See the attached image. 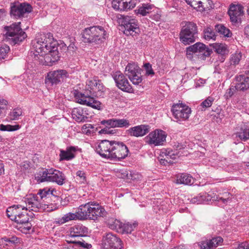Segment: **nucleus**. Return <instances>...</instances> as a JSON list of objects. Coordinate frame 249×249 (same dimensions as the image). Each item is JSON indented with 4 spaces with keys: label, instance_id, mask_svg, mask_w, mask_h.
Segmentation results:
<instances>
[{
    "label": "nucleus",
    "instance_id": "1",
    "mask_svg": "<svg viewBox=\"0 0 249 249\" xmlns=\"http://www.w3.org/2000/svg\"><path fill=\"white\" fill-rule=\"evenodd\" d=\"M30 55L43 65L52 66L60 58L58 43L52 34H38L31 43Z\"/></svg>",
    "mask_w": 249,
    "mask_h": 249
},
{
    "label": "nucleus",
    "instance_id": "2",
    "mask_svg": "<svg viewBox=\"0 0 249 249\" xmlns=\"http://www.w3.org/2000/svg\"><path fill=\"white\" fill-rule=\"evenodd\" d=\"M96 151L102 158L115 160L125 158L129 152L127 147L123 142L107 140L99 142L96 147Z\"/></svg>",
    "mask_w": 249,
    "mask_h": 249
},
{
    "label": "nucleus",
    "instance_id": "3",
    "mask_svg": "<svg viewBox=\"0 0 249 249\" xmlns=\"http://www.w3.org/2000/svg\"><path fill=\"white\" fill-rule=\"evenodd\" d=\"M25 195L26 197H23L22 199L18 198V201H21L18 203H26L32 211L37 212L45 210L46 206L50 203L51 197L56 196L57 194L56 190L54 188L46 187L39 190L37 194L26 195L25 193Z\"/></svg>",
    "mask_w": 249,
    "mask_h": 249
},
{
    "label": "nucleus",
    "instance_id": "4",
    "mask_svg": "<svg viewBox=\"0 0 249 249\" xmlns=\"http://www.w3.org/2000/svg\"><path fill=\"white\" fill-rule=\"evenodd\" d=\"M82 40L86 43H100L108 38V34L100 26H93L86 28L83 32Z\"/></svg>",
    "mask_w": 249,
    "mask_h": 249
},
{
    "label": "nucleus",
    "instance_id": "5",
    "mask_svg": "<svg viewBox=\"0 0 249 249\" xmlns=\"http://www.w3.org/2000/svg\"><path fill=\"white\" fill-rule=\"evenodd\" d=\"M21 203L17 204V215L19 218L17 219V229L23 233L27 234L30 232L32 225L28 221L27 204Z\"/></svg>",
    "mask_w": 249,
    "mask_h": 249
},
{
    "label": "nucleus",
    "instance_id": "6",
    "mask_svg": "<svg viewBox=\"0 0 249 249\" xmlns=\"http://www.w3.org/2000/svg\"><path fill=\"white\" fill-rule=\"evenodd\" d=\"M89 202L82 204L77 208L75 213H69L61 218L56 219L55 223L59 225L63 224L71 220H86L89 219Z\"/></svg>",
    "mask_w": 249,
    "mask_h": 249
},
{
    "label": "nucleus",
    "instance_id": "7",
    "mask_svg": "<svg viewBox=\"0 0 249 249\" xmlns=\"http://www.w3.org/2000/svg\"><path fill=\"white\" fill-rule=\"evenodd\" d=\"M36 178L38 181L41 182H54L59 185H63L66 179V177L62 172L53 168L40 171Z\"/></svg>",
    "mask_w": 249,
    "mask_h": 249
},
{
    "label": "nucleus",
    "instance_id": "8",
    "mask_svg": "<svg viewBox=\"0 0 249 249\" xmlns=\"http://www.w3.org/2000/svg\"><path fill=\"white\" fill-rule=\"evenodd\" d=\"M179 34V38L181 42L188 45L196 41L197 34V26L191 22H185Z\"/></svg>",
    "mask_w": 249,
    "mask_h": 249
},
{
    "label": "nucleus",
    "instance_id": "9",
    "mask_svg": "<svg viewBox=\"0 0 249 249\" xmlns=\"http://www.w3.org/2000/svg\"><path fill=\"white\" fill-rule=\"evenodd\" d=\"M175 121L181 123L187 120L191 113L190 107L183 104H177L172 106L171 109Z\"/></svg>",
    "mask_w": 249,
    "mask_h": 249
},
{
    "label": "nucleus",
    "instance_id": "10",
    "mask_svg": "<svg viewBox=\"0 0 249 249\" xmlns=\"http://www.w3.org/2000/svg\"><path fill=\"white\" fill-rule=\"evenodd\" d=\"M74 97L77 102L80 104L90 107L93 108L100 110L101 109V103L94 99L88 93H82L75 91Z\"/></svg>",
    "mask_w": 249,
    "mask_h": 249
},
{
    "label": "nucleus",
    "instance_id": "11",
    "mask_svg": "<svg viewBox=\"0 0 249 249\" xmlns=\"http://www.w3.org/2000/svg\"><path fill=\"white\" fill-rule=\"evenodd\" d=\"M166 133L161 130L157 129L151 132L144 138L145 142L150 145L159 146L162 145L166 141Z\"/></svg>",
    "mask_w": 249,
    "mask_h": 249
},
{
    "label": "nucleus",
    "instance_id": "12",
    "mask_svg": "<svg viewBox=\"0 0 249 249\" xmlns=\"http://www.w3.org/2000/svg\"><path fill=\"white\" fill-rule=\"evenodd\" d=\"M212 51L206 45L202 43L197 42L194 45L190 46L186 49V55L188 57H191L192 54L197 53L198 55H202V59H205L211 54Z\"/></svg>",
    "mask_w": 249,
    "mask_h": 249
},
{
    "label": "nucleus",
    "instance_id": "13",
    "mask_svg": "<svg viewBox=\"0 0 249 249\" xmlns=\"http://www.w3.org/2000/svg\"><path fill=\"white\" fill-rule=\"evenodd\" d=\"M68 76L66 70H58L49 72L45 78V83L50 86L57 85Z\"/></svg>",
    "mask_w": 249,
    "mask_h": 249
},
{
    "label": "nucleus",
    "instance_id": "14",
    "mask_svg": "<svg viewBox=\"0 0 249 249\" xmlns=\"http://www.w3.org/2000/svg\"><path fill=\"white\" fill-rule=\"evenodd\" d=\"M102 247L104 249H121V241L115 235L108 233L103 238Z\"/></svg>",
    "mask_w": 249,
    "mask_h": 249
},
{
    "label": "nucleus",
    "instance_id": "15",
    "mask_svg": "<svg viewBox=\"0 0 249 249\" xmlns=\"http://www.w3.org/2000/svg\"><path fill=\"white\" fill-rule=\"evenodd\" d=\"M89 220H95L99 217L106 214V211L99 203L94 201L89 202Z\"/></svg>",
    "mask_w": 249,
    "mask_h": 249
},
{
    "label": "nucleus",
    "instance_id": "16",
    "mask_svg": "<svg viewBox=\"0 0 249 249\" xmlns=\"http://www.w3.org/2000/svg\"><path fill=\"white\" fill-rule=\"evenodd\" d=\"M122 24L124 27V34L127 36H134L139 32L137 20L130 17H124Z\"/></svg>",
    "mask_w": 249,
    "mask_h": 249
},
{
    "label": "nucleus",
    "instance_id": "17",
    "mask_svg": "<svg viewBox=\"0 0 249 249\" xmlns=\"http://www.w3.org/2000/svg\"><path fill=\"white\" fill-rule=\"evenodd\" d=\"M113 78L117 86L122 90L127 92H133V89L123 74L120 72H117L114 74Z\"/></svg>",
    "mask_w": 249,
    "mask_h": 249
},
{
    "label": "nucleus",
    "instance_id": "18",
    "mask_svg": "<svg viewBox=\"0 0 249 249\" xmlns=\"http://www.w3.org/2000/svg\"><path fill=\"white\" fill-rule=\"evenodd\" d=\"M136 4V0H113L112 6L116 10L124 11L133 9Z\"/></svg>",
    "mask_w": 249,
    "mask_h": 249
},
{
    "label": "nucleus",
    "instance_id": "19",
    "mask_svg": "<svg viewBox=\"0 0 249 249\" xmlns=\"http://www.w3.org/2000/svg\"><path fill=\"white\" fill-rule=\"evenodd\" d=\"M150 130L148 125L141 124L132 127L127 130V134L135 137H142L147 134Z\"/></svg>",
    "mask_w": 249,
    "mask_h": 249
},
{
    "label": "nucleus",
    "instance_id": "20",
    "mask_svg": "<svg viewBox=\"0 0 249 249\" xmlns=\"http://www.w3.org/2000/svg\"><path fill=\"white\" fill-rule=\"evenodd\" d=\"M229 15L231 22L235 23L241 19V17L244 13L243 7L240 5H233L230 7Z\"/></svg>",
    "mask_w": 249,
    "mask_h": 249
},
{
    "label": "nucleus",
    "instance_id": "21",
    "mask_svg": "<svg viewBox=\"0 0 249 249\" xmlns=\"http://www.w3.org/2000/svg\"><path fill=\"white\" fill-rule=\"evenodd\" d=\"M101 124L108 126L110 127H125L127 128L130 125L129 121L128 120L122 119H111L107 120H103Z\"/></svg>",
    "mask_w": 249,
    "mask_h": 249
},
{
    "label": "nucleus",
    "instance_id": "22",
    "mask_svg": "<svg viewBox=\"0 0 249 249\" xmlns=\"http://www.w3.org/2000/svg\"><path fill=\"white\" fill-rule=\"evenodd\" d=\"M223 239L220 236L213 238L211 240H206L198 243L200 249H212L221 245Z\"/></svg>",
    "mask_w": 249,
    "mask_h": 249
},
{
    "label": "nucleus",
    "instance_id": "23",
    "mask_svg": "<svg viewBox=\"0 0 249 249\" xmlns=\"http://www.w3.org/2000/svg\"><path fill=\"white\" fill-rule=\"evenodd\" d=\"M86 86L88 89H90L91 94H93L97 91H102L104 89L102 83L97 77L89 79L87 81Z\"/></svg>",
    "mask_w": 249,
    "mask_h": 249
},
{
    "label": "nucleus",
    "instance_id": "24",
    "mask_svg": "<svg viewBox=\"0 0 249 249\" xmlns=\"http://www.w3.org/2000/svg\"><path fill=\"white\" fill-rule=\"evenodd\" d=\"M88 228L85 226L77 224L73 226L70 229V240H73L72 238L74 237L85 236L88 233Z\"/></svg>",
    "mask_w": 249,
    "mask_h": 249
},
{
    "label": "nucleus",
    "instance_id": "25",
    "mask_svg": "<svg viewBox=\"0 0 249 249\" xmlns=\"http://www.w3.org/2000/svg\"><path fill=\"white\" fill-rule=\"evenodd\" d=\"M232 137L233 139H237L246 141L249 139V127L245 124L241 125L239 128H237L236 131L234 132Z\"/></svg>",
    "mask_w": 249,
    "mask_h": 249
},
{
    "label": "nucleus",
    "instance_id": "26",
    "mask_svg": "<svg viewBox=\"0 0 249 249\" xmlns=\"http://www.w3.org/2000/svg\"><path fill=\"white\" fill-rule=\"evenodd\" d=\"M87 115L86 109L80 107L74 108L71 111L72 118L78 123L86 121Z\"/></svg>",
    "mask_w": 249,
    "mask_h": 249
},
{
    "label": "nucleus",
    "instance_id": "27",
    "mask_svg": "<svg viewBox=\"0 0 249 249\" xmlns=\"http://www.w3.org/2000/svg\"><path fill=\"white\" fill-rule=\"evenodd\" d=\"M236 87L239 90L249 89V73L236 76Z\"/></svg>",
    "mask_w": 249,
    "mask_h": 249
},
{
    "label": "nucleus",
    "instance_id": "28",
    "mask_svg": "<svg viewBox=\"0 0 249 249\" xmlns=\"http://www.w3.org/2000/svg\"><path fill=\"white\" fill-rule=\"evenodd\" d=\"M4 35L7 41L16 44V23L4 27Z\"/></svg>",
    "mask_w": 249,
    "mask_h": 249
},
{
    "label": "nucleus",
    "instance_id": "29",
    "mask_svg": "<svg viewBox=\"0 0 249 249\" xmlns=\"http://www.w3.org/2000/svg\"><path fill=\"white\" fill-rule=\"evenodd\" d=\"M68 242L72 243L73 245H70L67 247H65L63 249H83L82 248L89 249L91 247L90 244L86 243L83 240H82V241L71 240H68Z\"/></svg>",
    "mask_w": 249,
    "mask_h": 249
},
{
    "label": "nucleus",
    "instance_id": "30",
    "mask_svg": "<svg viewBox=\"0 0 249 249\" xmlns=\"http://www.w3.org/2000/svg\"><path fill=\"white\" fill-rule=\"evenodd\" d=\"M33 10L32 6L29 3H21L17 5V17L23 18L25 15L31 13Z\"/></svg>",
    "mask_w": 249,
    "mask_h": 249
},
{
    "label": "nucleus",
    "instance_id": "31",
    "mask_svg": "<svg viewBox=\"0 0 249 249\" xmlns=\"http://www.w3.org/2000/svg\"><path fill=\"white\" fill-rule=\"evenodd\" d=\"M193 178L187 174H178L176 177L175 182L178 184L192 185L193 183Z\"/></svg>",
    "mask_w": 249,
    "mask_h": 249
},
{
    "label": "nucleus",
    "instance_id": "32",
    "mask_svg": "<svg viewBox=\"0 0 249 249\" xmlns=\"http://www.w3.org/2000/svg\"><path fill=\"white\" fill-rule=\"evenodd\" d=\"M161 158L160 159L161 164L166 165L167 163H172L171 159L176 158V154L172 151H167L166 150H163L160 154Z\"/></svg>",
    "mask_w": 249,
    "mask_h": 249
},
{
    "label": "nucleus",
    "instance_id": "33",
    "mask_svg": "<svg viewBox=\"0 0 249 249\" xmlns=\"http://www.w3.org/2000/svg\"><path fill=\"white\" fill-rule=\"evenodd\" d=\"M75 152V148L74 147H70L67 148L66 150H61L59 155L60 160H70L74 157V153Z\"/></svg>",
    "mask_w": 249,
    "mask_h": 249
},
{
    "label": "nucleus",
    "instance_id": "34",
    "mask_svg": "<svg viewBox=\"0 0 249 249\" xmlns=\"http://www.w3.org/2000/svg\"><path fill=\"white\" fill-rule=\"evenodd\" d=\"M153 10H156L154 5L149 3H142L139 7L138 14L142 16H145L147 14H150Z\"/></svg>",
    "mask_w": 249,
    "mask_h": 249
},
{
    "label": "nucleus",
    "instance_id": "35",
    "mask_svg": "<svg viewBox=\"0 0 249 249\" xmlns=\"http://www.w3.org/2000/svg\"><path fill=\"white\" fill-rule=\"evenodd\" d=\"M139 71H141V69L138 66V65L135 63H128L125 67V74L130 78L133 75L135 74V73L138 72Z\"/></svg>",
    "mask_w": 249,
    "mask_h": 249
},
{
    "label": "nucleus",
    "instance_id": "36",
    "mask_svg": "<svg viewBox=\"0 0 249 249\" xmlns=\"http://www.w3.org/2000/svg\"><path fill=\"white\" fill-rule=\"evenodd\" d=\"M231 195L228 192H224L222 194L220 193L218 195L215 194V198H214V200L219 202H221L224 204H226L231 201Z\"/></svg>",
    "mask_w": 249,
    "mask_h": 249
},
{
    "label": "nucleus",
    "instance_id": "37",
    "mask_svg": "<svg viewBox=\"0 0 249 249\" xmlns=\"http://www.w3.org/2000/svg\"><path fill=\"white\" fill-rule=\"evenodd\" d=\"M20 22L17 23V44L23 42L27 37L26 33L20 26Z\"/></svg>",
    "mask_w": 249,
    "mask_h": 249
},
{
    "label": "nucleus",
    "instance_id": "38",
    "mask_svg": "<svg viewBox=\"0 0 249 249\" xmlns=\"http://www.w3.org/2000/svg\"><path fill=\"white\" fill-rule=\"evenodd\" d=\"M211 46L214 51L219 54H225L228 53L227 46L225 44L215 43L211 44Z\"/></svg>",
    "mask_w": 249,
    "mask_h": 249
},
{
    "label": "nucleus",
    "instance_id": "39",
    "mask_svg": "<svg viewBox=\"0 0 249 249\" xmlns=\"http://www.w3.org/2000/svg\"><path fill=\"white\" fill-rule=\"evenodd\" d=\"M186 2L191 7L197 11H203L205 8L203 5V2L200 0H185Z\"/></svg>",
    "mask_w": 249,
    "mask_h": 249
},
{
    "label": "nucleus",
    "instance_id": "40",
    "mask_svg": "<svg viewBox=\"0 0 249 249\" xmlns=\"http://www.w3.org/2000/svg\"><path fill=\"white\" fill-rule=\"evenodd\" d=\"M215 29L216 31L224 36L230 37L231 35L230 30L222 24L215 25Z\"/></svg>",
    "mask_w": 249,
    "mask_h": 249
},
{
    "label": "nucleus",
    "instance_id": "41",
    "mask_svg": "<svg viewBox=\"0 0 249 249\" xmlns=\"http://www.w3.org/2000/svg\"><path fill=\"white\" fill-rule=\"evenodd\" d=\"M201 197L202 200V203L208 202L211 200H214L215 198V194L213 191L209 192L208 193H201L199 194V197Z\"/></svg>",
    "mask_w": 249,
    "mask_h": 249
},
{
    "label": "nucleus",
    "instance_id": "42",
    "mask_svg": "<svg viewBox=\"0 0 249 249\" xmlns=\"http://www.w3.org/2000/svg\"><path fill=\"white\" fill-rule=\"evenodd\" d=\"M204 38L206 40H215L216 39V35L214 31H213L211 28H207L204 31Z\"/></svg>",
    "mask_w": 249,
    "mask_h": 249
},
{
    "label": "nucleus",
    "instance_id": "43",
    "mask_svg": "<svg viewBox=\"0 0 249 249\" xmlns=\"http://www.w3.org/2000/svg\"><path fill=\"white\" fill-rule=\"evenodd\" d=\"M108 223L111 229L121 231L122 228L123 223L118 219L112 218L109 220Z\"/></svg>",
    "mask_w": 249,
    "mask_h": 249
},
{
    "label": "nucleus",
    "instance_id": "44",
    "mask_svg": "<svg viewBox=\"0 0 249 249\" xmlns=\"http://www.w3.org/2000/svg\"><path fill=\"white\" fill-rule=\"evenodd\" d=\"M242 58V54L239 52H236L232 54L230 58V62L231 65H236L239 64Z\"/></svg>",
    "mask_w": 249,
    "mask_h": 249
},
{
    "label": "nucleus",
    "instance_id": "45",
    "mask_svg": "<svg viewBox=\"0 0 249 249\" xmlns=\"http://www.w3.org/2000/svg\"><path fill=\"white\" fill-rule=\"evenodd\" d=\"M141 71H139L135 74L131 76L129 79L131 82L135 85H138L142 81V76L141 75Z\"/></svg>",
    "mask_w": 249,
    "mask_h": 249
},
{
    "label": "nucleus",
    "instance_id": "46",
    "mask_svg": "<svg viewBox=\"0 0 249 249\" xmlns=\"http://www.w3.org/2000/svg\"><path fill=\"white\" fill-rule=\"evenodd\" d=\"M137 224L136 223H123L122 228H121V231L127 233H131L134 230Z\"/></svg>",
    "mask_w": 249,
    "mask_h": 249
},
{
    "label": "nucleus",
    "instance_id": "47",
    "mask_svg": "<svg viewBox=\"0 0 249 249\" xmlns=\"http://www.w3.org/2000/svg\"><path fill=\"white\" fill-rule=\"evenodd\" d=\"M214 98L213 97L209 96L201 103L200 106L201 107L202 110H205L207 108L211 107Z\"/></svg>",
    "mask_w": 249,
    "mask_h": 249
},
{
    "label": "nucleus",
    "instance_id": "48",
    "mask_svg": "<svg viewBox=\"0 0 249 249\" xmlns=\"http://www.w3.org/2000/svg\"><path fill=\"white\" fill-rule=\"evenodd\" d=\"M237 90H239L236 87V84L235 86H231L229 89H227L224 97L226 99H228L232 97V96L235 93Z\"/></svg>",
    "mask_w": 249,
    "mask_h": 249
},
{
    "label": "nucleus",
    "instance_id": "49",
    "mask_svg": "<svg viewBox=\"0 0 249 249\" xmlns=\"http://www.w3.org/2000/svg\"><path fill=\"white\" fill-rule=\"evenodd\" d=\"M7 215L12 221H16L15 205L8 207L6 211Z\"/></svg>",
    "mask_w": 249,
    "mask_h": 249
},
{
    "label": "nucleus",
    "instance_id": "50",
    "mask_svg": "<svg viewBox=\"0 0 249 249\" xmlns=\"http://www.w3.org/2000/svg\"><path fill=\"white\" fill-rule=\"evenodd\" d=\"M150 18L155 21H159L161 18L160 12L158 9L153 10L150 14Z\"/></svg>",
    "mask_w": 249,
    "mask_h": 249
},
{
    "label": "nucleus",
    "instance_id": "51",
    "mask_svg": "<svg viewBox=\"0 0 249 249\" xmlns=\"http://www.w3.org/2000/svg\"><path fill=\"white\" fill-rule=\"evenodd\" d=\"M7 109V101L4 99H0V117L4 115Z\"/></svg>",
    "mask_w": 249,
    "mask_h": 249
},
{
    "label": "nucleus",
    "instance_id": "52",
    "mask_svg": "<svg viewBox=\"0 0 249 249\" xmlns=\"http://www.w3.org/2000/svg\"><path fill=\"white\" fill-rule=\"evenodd\" d=\"M10 48L7 45H3L0 47V60L4 59Z\"/></svg>",
    "mask_w": 249,
    "mask_h": 249
},
{
    "label": "nucleus",
    "instance_id": "53",
    "mask_svg": "<svg viewBox=\"0 0 249 249\" xmlns=\"http://www.w3.org/2000/svg\"><path fill=\"white\" fill-rule=\"evenodd\" d=\"M15 242L14 240H11L10 239L6 238H2L0 240V248H5V246H9L10 245H14Z\"/></svg>",
    "mask_w": 249,
    "mask_h": 249
},
{
    "label": "nucleus",
    "instance_id": "54",
    "mask_svg": "<svg viewBox=\"0 0 249 249\" xmlns=\"http://www.w3.org/2000/svg\"><path fill=\"white\" fill-rule=\"evenodd\" d=\"M82 131L86 134H90L93 132V126L90 124H85L82 127Z\"/></svg>",
    "mask_w": 249,
    "mask_h": 249
},
{
    "label": "nucleus",
    "instance_id": "55",
    "mask_svg": "<svg viewBox=\"0 0 249 249\" xmlns=\"http://www.w3.org/2000/svg\"><path fill=\"white\" fill-rule=\"evenodd\" d=\"M0 130L13 131L16 130V125L11 124L4 125L3 124H0Z\"/></svg>",
    "mask_w": 249,
    "mask_h": 249
},
{
    "label": "nucleus",
    "instance_id": "56",
    "mask_svg": "<svg viewBox=\"0 0 249 249\" xmlns=\"http://www.w3.org/2000/svg\"><path fill=\"white\" fill-rule=\"evenodd\" d=\"M144 67L146 71V74L147 75H153L154 72L152 68V66L149 63H145Z\"/></svg>",
    "mask_w": 249,
    "mask_h": 249
},
{
    "label": "nucleus",
    "instance_id": "57",
    "mask_svg": "<svg viewBox=\"0 0 249 249\" xmlns=\"http://www.w3.org/2000/svg\"><path fill=\"white\" fill-rule=\"evenodd\" d=\"M76 176L79 178L80 181L82 183L86 181V174L83 171H78L76 173Z\"/></svg>",
    "mask_w": 249,
    "mask_h": 249
},
{
    "label": "nucleus",
    "instance_id": "58",
    "mask_svg": "<svg viewBox=\"0 0 249 249\" xmlns=\"http://www.w3.org/2000/svg\"><path fill=\"white\" fill-rule=\"evenodd\" d=\"M10 14L11 17L14 18H16V2H15L11 3Z\"/></svg>",
    "mask_w": 249,
    "mask_h": 249
},
{
    "label": "nucleus",
    "instance_id": "59",
    "mask_svg": "<svg viewBox=\"0 0 249 249\" xmlns=\"http://www.w3.org/2000/svg\"><path fill=\"white\" fill-rule=\"evenodd\" d=\"M201 198L200 197H199V194H198L197 196L192 198L190 201L192 203L201 204L202 203V200Z\"/></svg>",
    "mask_w": 249,
    "mask_h": 249
},
{
    "label": "nucleus",
    "instance_id": "60",
    "mask_svg": "<svg viewBox=\"0 0 249 249\" xmlns=\"http://www.w3.org/2000/svg\"><path fill=\"white\" fill-rule=\"evenodd\" d=\"M236 249H249V244L247 242H243L239 244Z\"/></svg>",
    "mask_w": 249,
    "mask_h": 249
},
{
    "label": "nucleus",
    "instance_id": "61",
    "mask_svg": "<svg viewBox=\"0 0 249 249\" xmlns=\"http://www.w3.org/2000/svg\"><path fill=\"white\" fill-rule=\"evenodd\" d=\"M20 166L23 170L27 169L30 166L29 162L27 160H25L20 164Z\"/></svg>",
    "mask_w": 249,
    "mask_h": 249
},
{
    "label": "nucleus",
    "instance_id": "62",
    "mask_svg": "<svg viewBox=\"0 0 249 249\" xmlns=\"http://www.w3.org/2000/svg\"><path fill=\"white\" fill-rule=\"evenodd\" d=\"M206 82V80L201 78L197 80L196 84V87H201L203 86Z\"/></svg>",
    "mask_w": 249,
    "mask_h": 249
},
{
    "label": "nucleus",
    "instance_id": "63",
    "mask_svg": "<svg viewBox=\"0 0 249 249\" xmlns=\"http://www.w3.org/2000/svg\"><path fill=\"white\" fill-rule=\"evenodd\" d=\"M6 16V12L4 9H0V21L3 20Z\"/></svg>",
    "mask_w": 249,
    "mask_h": 249
},
{
    "label": "nucleus",
    "instance_id": "64",
    "mask_svg": "<svg viewBox=\"0 0 249 249\" xmlns=\"http://www.w3.org/2000/svg\"><path fill=\"white\" fill-rule=\"evenodd\" d=\"M174 148L177 150H179L184 148V145L181 143H177L174 145Z\"/></svg>",
    "mask_w": 249,
    "mask_h": 249
}]
</instances>
